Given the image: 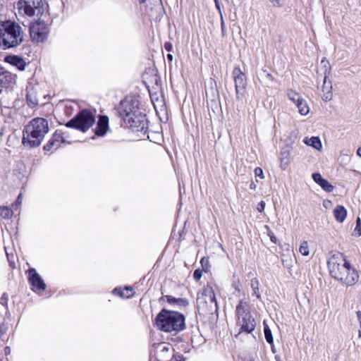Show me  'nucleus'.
<instances>
[{"label": "nucleus", "mask_w": 361, "mask_h": 361, "mask_svg": "<svg viewBox=\"0 0 361 361\" xmlns=\"http://www.w3.org/2000/svg\"><path fill=\"white\" fill-rule=\"evenodd\" d=\"M28 281L32 286V289L36 293H40L46 288L45 283L35 269H29Z\"/></svg>", "instance_id": "f8f14e48"}, {"label": "nucleus", "mask_w": 361, "mask_h": 361, "mask_svg": "<svg viewBox=\"0 0 361 361\" xmlns=\"http://www.w3.org/2000/svg\"><path fill=\"white\" fill-rule=\"evenodd\" d=\"M321 188L327 192L333 190L334 186L329 182H317Z\"/></svg>", "instance_id": "cd10ccee"}, {"label": "nucleus", "mask_w": 361, "mask_h": 361, "mask_svg": "<svg viewBox=\"0 0 361 361\" xmlns=\"http://www.w3.org/2000/svg\"><path fill=\"white\" fill-rule=\"evenodd\" d=\"M59 147V144H56L51 138L49 140L48 143L44 146V149L46 151H50L52 149H57Z\"/></svg>", "instance_id": "bb28decb"}, {"label": "nucleus", "mask_w": 361, "mask_h": 361, "mask_svg": "<svg viewBox=\"0 0 361 361\" xmlns=\"http://www.w3.org/2000/svg\"><path fill=\"white\" fill-rule=\"evenodd\" d=\"M250 286L252 289L253 290V294L256 295L258 299L261 298V295L259 293V282L257 278H253L251 279Z\"/></svg>", "instance_id": "4be33fe9"}, {"label": "nucleus", "mask_w": 361, "mask_h": 361, "mask_svg": "<svg viewBox=\"0 0 361 361\" xmlns=\"http://www.w3.org/2000/svg\"><path fill=\"white\" fill-rule=\"evenodd\" d=\"M313 180H326L322 177V175L319 173H314L312 175Z\"/></svg>", "instance_id": "c9c22d12"}, {"label": "nucleus", "mask_w": 361, "mask_h": 361, "mask_svg": "<svg viewBox=\"0 0 361 361\" xmlns=\"http://www.w3.org/2000/svg\"><path fill=\"white\" fill-rule=\"evenodd\" d=\"M296 106L298 108L299 112L302 115H307L310 111V108L303 99L299 101Z\"/></svg>", "instance_id": "b1692460"}, {"label": "nucleus", "mask_w": 361, "mask_h": 361, "mask_svg": "<svg viewBox=\"0 0 361 361\" xmlns=\"http://www.w3.org/2000/svg\"><path fill=\"white\" fill-rule=\"evenodd\" d=\"M264 333L267 342L269 344H272L274 343L272 333L265 321H264Z\"/></svg>", "instance_id": "5701e85b"}, {"label": "nucleus", "mask_w": 361, "mask_h": 361, "mask_svg": "<svg viewBox=\"0 0 361 361\" xmlns=\"http://www.w3.org/2000/svg\"><path fill=\"white\" fill-rule=\"evenodd\" d=\"M93 114L88 110L80 111L74 118L66 123L67 128H73L82 132H86L94 123Z\"/></svg>", "instance_id": "0eeeda50"}, {"label": "nucleus", "mask_w": 361, "mask_h": 361, "mask_svg": "<svg viewBox=\"0 0 361 361\" xmlns=\"http://www.w3.org/2000/svg\"><path fill=\"white\" fill-rule=\"evenodd\" d=\"M22 197L23 192H20L17 200L11 204V207L8 206H0V216L4 219H10L16 212H18V216H20V212L19 210V207L21 204Z\"/></svg>", "instance_id": "9b49d317"}, {"label": "nucleus", "mask_w": 361, "mask_h": 361, "mask_svg": "<svg viewBox=\"0 0 361 361\" xmlns=\"http://www.w3.org/2000/svg\"><path fill=\"white\" fill-rule=\"evenodd\" d=\"M208 262H209L208 259L203 257L200 261V263H201L202 267H204V266H206Z\"/></svg>", "instance_id": "49530a36"}, {"label": "nucleus", "mask_w": 361, "mask_h": 361, "mask_svg": "<svg viewBox=\"0 0 361 361\" xmlns=\"http://www.w3.org/2000/svg\"><path fill=\"white\" fill-rule=\"evenodd\" d=\"M324 206L326 207V206H328V204H326L325 202L324 203Z\"/></svg>", "instance_id": "e2e57ef3"}, {"label": "nucleus", "mask_w": 361, "mask_h": 361, "mask_svg": "<svg viewBox=\"0 0 361 361\" xmlns=\"http://www.w3.org/2000/svg\"><path fill=\"white\" fill-rule=\"evenodd\" d=\"M138 103L137 99L126 98L121 102L118 113L126 128L137 132H146L148 128L147 120L145 115L139 112Z\"/></svg>", "instance_id": "f257e3e1"}, {"label": "nucleus", "mask_w": 361, "mask_h": 361, "mask_svg": "<svg viewBox=\"0 0 361 361\" xmlns=\"http://www.w3.org/2000/svg\"><path fill=\"white\" fill-rule=\"evenodd\" d=\"M327 69H325L324 72V78L323 82V85L322 87V99L324 101H329L332 99L333 92H332V84L330 80L328 79V75L326 74Z\"/></svg>", "instance_id": "dca6fc26"}, {"label": "nucleus", "mask_w": 361, "mask_h": 361, "mask_svg": "<svg viewBox=\"0 0 361 361\" xmlns=\"http://www.w3.org/2000/svg\"><path fill=\"white\" fill-rule=\"evenodd\" d=\"M157 4L154 7V10L157 11V10H160L162 7V2L161 0H157ZM154 11V8H151V12L152 13Z\"/></svg>", "instance_id": "58836bf2"}, {"label": "nucleus", "mask_w": 361, "mask_h": 361, "mask_svg": "<svg viewBox=\"0 0 361 361\" xmlns=\"http://www.w3.org/2000/svg\"><path fill=\"white\" fill-rule=\"evenodd\" d=\"M202 277V271L200 269L195 270L193 273V278L196 281H198Z\"/></svg>", "instance_id": "72a5a7b5"}, {"label": "nucleus", "mask_w": 361, "mask_h": 361, "mask_svg": "<svg viewBox=\"0 0 361 361\" xmlns=\"http://www.w3.org/2000/svg\"><path fill=\"white\" fill-rule=\"evenodd\" d=\"M322 63H324V66H326V64L329 63V62L324 59L322 60Z\"/></svg>", "instance_id": "4d7b16f0"}, {"label": "nucleus", "mask_w": 361, "mask_h": 361, "mask_svg": "<svg viewBox=\"0 0 361 361\" xmlns=\"http://www.w3.org/2000/svg\"><path fill=\"white\" fill-rule=\"evenodd\" d=\"M147 0H138L140 4H144L146 2Z\"/></svg>", "instance_id": "13d9d810"}, {"label": "nucleus", "mask_w": 361, "mask_h": 361, "mask_svg": "<svg viewBox=\"0 0 361 361\" xmlns=\"http://www.w3.org/2000/svg\"><path fill=\"white\" fill-rule=\"evenodd\" d=\"M49 131L48 122L42 118L32 119L24 128V147L29 146L30 148L39 146L45 135Z\"/></svg>", "instance_id": "7ed1b4c3"}, {"label": "nucleus", "mask_w": 361, "mask_h": 361, "mask_svg": "<svg viewBox=\"0 0 361 361\" xmlns=\"http://www.w3.org/2000/svg\"><path fill=\"white\" fill-rule=\"evenodd\" d=\"M188 304V302L182 298H178L177 302H176V305L178 306H186Z\"/></svg>", "instance_id": "4c0bfd02"}, {"label": "nucleus", "mask_w": 361, "mask_h": 361, "mask_svg": "<svg viewBox=\"0 0 361 361\" xmlns=\"http://www.w3.org/2000/svg\"><path fill=\"white\" fill-rule=\"evenodd\" d=\"M358 175H359V176H360L357 177V178L358 179H360V178H361V174H358Z\"/></svg>", "instance_id": "0e129e2a"}, {"label": "nucleus", "mask_w": 361, "mask_h": 361, "mask_svg": "<svg viewBox=\"0 0 361 361\" xmlns=\"http://www.w3.org/2000/svg\"><path fill=\"white\" fill-rule=\"evenodd\" d=\"M287 97L290 101H292L295 104H297L299 102V101L302 99L300 95L298 92L292 90H290L287 92Z\"/></svg>", "instance_id": "393cba45"}, {"label": "nucleus", "mask_w": 361, "mask_h": 361, "mask_svg": "<svg viewBox=\"0 0 361 361\" xmlns=\"http://www.w3.org/2000/svg\"><path fill=\"white\" fill-rule=\"evenodd\" d=\"M357 154L358 156L361 157V147L357 149Z\"/></svg>", "instance_id": "6e6d98bb"}, {"label": "nucleus", "mask_w": 361, "mask_h": 361, "mask_svg": "<svg viewBox=\"0 0 361 361\" xmlns=\"http://www.w3.org/2000/svg\"><path fill=\"white\" fill-rule=\"evenodd\" d=\"M221 31H222L223 34H224V32H225V23H224V20H223L222 16H221Z\"/></svg>", "instance_id": "a18cd8bd"}, {"label": "nucleus", "mask_w": 361, "mask_h": 361, "mask_svg": "<svg viewBox=\"0 0 361 361\" xmlns=\"http://www.w3.org/2000/svg\"><path fill=\"white\" fill-rule=\"evenodd\" d=\"M164 49L167 51H171L173 50V45H172V44L171 42H165V44H164Z\"/></svg>", "instance_id": "79ce46f5"}, {"label": "nucleus", "mask_w": 361, "mask_h": 361, "mask_svg": "<svg viewBox=\"0 0 361 361\" xmlns=\"http://www.w3.org/2000/svg\"><path fill=\"white\" fill-rule=\"evenodd\" d=\"M264 73L265 74V77L267 78V79H268L270 81H273L274 80V77L272 76L271 74H270L269 73L267 72L266 71H264Z\"/></svg>", "instance_id": "c03bdc74"}, {"label": "nucleus", "mask_w": 361, "mask_h": 361, "mask_svg": "<svg viewBox=\"0 0 361 361\" xmlns=\"http://www.w3.org/2000/svg\"><path fill=\"white\" fill-rule=\"evenodd\" d=\"M30 35L32 42H43L47 38L48 27L44 20H37L30 25Z\"/></svg>", "instance_id": "1a4fd4ad"}, {"label": "nucleus", "mask_w": 361, "mask_h": 361, "mask_svg": "<svg viewBox=\"0 0 361 361\" xmlns=\"http://www.w3.org/2000/svg\"><path fill=\"white\" fill-rule=\"evenodd\" d=\"M20 29V27L13 21L0 22V49L5 50L16 47L22 41Z\"/></svg>", "instance_id": "39448f33"}, {"label": "nucleus", "mask_w": 361, "mask_h": 361, "mask_svg": "<svg viewBox=\"0 0 361 361\" xmlns=\"http://www.w3.org/2000/svg\"><path fill=\"white\" fill-rule=\"evenodd\" d=\"M16 82V75L0 66V92L11 87Z\"/></svg>", "instance_id": "4468645a"}, {"label": "nucleus", "mask_w": 361, "mask_h": 361, "mask_svg": "<svg viewBox=\"0 0 361 361\" xmlns=\"http://www.w3.org/2000/svg\"><path fill=\"white\" fill-rule=\"evenodd\" d=\"M324 206L326 207V206H328V204H326L325 202L324 203Z\"/></svg>", "instance_id": "680f3d73"}, {"label": "nucleus", "mask_w": 361, "mask_h": 361, "mask_svg": "<svg viewBox=\"0 0 361 361\" xmlns=\"http://www.w3.org/2000/svg\"><path fill=\"white\" fill-rule=\"evenodd\" d=\"M8 295L6 293H3L0 298V304L2 305L4 307H7L8 305Z\"/></svg>", "instance_id": "7c9ffc66"}, {"label": "nucleus", "mask_w": 361, "mask_h": 361, "mask_svg": "<svg viewBox=\"0 0 361 361\" xmlns=\"http://www.w3.org/2000/svg\"><path fill=\"white\" fill-rule=\"evenodd\" d=\"M235 314L238 319L251 314L248 310V303L244 300H240L236 307Z\"/></svg>", "instance_id": "a211bd4d"}, {"label": "nucleus", "mask_w": 361, "mask_h": 361, "mask_svg": "<svg viewBox=\"0 0 361 361\" xmlns=\"http://www.w3.org/2000/svg\"><path fill=\"white\" fill-rule=\"evenodd\" d=\"M269 1L271 2V4H273L274 6H276V7L281 6V4L279 0H269Z\"/></svg>", "instance_id": "37998d69"}, {"label": "nucleus", "mask_w": 361, "mask_h": 361, "mask_svg": "<svg viewBox=\"0 0 361 361\" xmlns=\"http://www.w3.org/2000/svg\"><path fill=\"white\" fill-rule=\"evenodd\" d=\"M6 255L11 267H12V269H14L16 267V263L13 260V256L11 257L7 252Z\"/></svg>", "instance_id": "f704fd0d"}, {"label": "nucleus", "mask_w": 361, "mask_h": 361, "mask_svg": "<svg viewBox=\"0 0 361 361\" xmlns=\"http://www.w3.org/2000/svg\"><path fill=\"white\" fill-rule=\"evenodd\" d=\"M166 57L169 61H172L173 59V56L171 54H168Z\"/></svg>", "instance_id": "603ef678"}, {"label": "nucleus", "mask_w": 361, "mask_h": 361, "mask_svg": "<svg viewBox=\"0 0 361 361\" xmlns=\"http://www.w3.org/2000/svg\"><path fill=\"white\" fill-rule=\"evenodd\" d=\"M238 323L240 326L239 334L243 331L250 334L255 330L256 326V322L251 314L238 319Z\"/></svg>", "instance_id": "2eb2a0df"}, {"label": "nucleus", "mask_w": 361, "mask_h": 361, "mask_svg": "<svg viewBox=\"0 0 361 361\" xmlns=\"http://www.w3.org/2000/svg\"><path fill=\"white\" fill-rule=\"evenodd\" d=\"M214 3H215V6H216V9L219 11L220 14L221 15L219 1H215Z\"/></svg>", "instance_id": "de8ad7c7"}, {"label": "nucleus", "mask_w": 361, "mask_h": 361, "mask_svg": "<svg viewBox=\"0 0 361 361\" xmlns=\"http://www.w3.org/2000/svg\"><path fill=\"white\" fill-rule=\"evenodd\" d=\"M266 228L267 229V234L270 238L271 241L275 244H277V238L275 236L274 233L267 226H266Z\"/></svg>", "instance_id": "2f4dec72"}, {"label": "nucleus", "mask_w": 361, "mask_h": 361, "mask_svg": "<svg viewBox=\"0 0 361 361\" xmlns=\"http://www.w3.org/2000/svg\"><path fill=\"white\" fill-rule=\"evenodd\" d=\"M109 128V118L106 116H102L99 117L97 126L94 129V133L98 136H103L106 133Z\"/></svg>", "instance_id": "f3484780"}, {"label": "nucleus", "mask_w": 361, "mask_h": 361, "mask_svg": "<svg viewBox=\"0 0 361 361\" xmlns=\"http://www.w3.org/2000/svg\"><path fill=\"white\" fill-rule=\"evenodd\" d=\"M305 143L309 146L312 147L317 150H321L322 148V142L319 137H312L310 139H305Z\"/></svg>", "instance_id": "aec40b11"}, {"label": "nucleus", "mask_w": 361, "mask_h": 361, "mask_svg": "<svg viewBox=\"0 0 361 361\" xmlns=\"http://www.w3.org/2000/svg\"><path fill=\"white\" fill-rule=\"evenodd\" d=\"M166 297L167 298V302L169 303H170V304H175L176 305V302H177L178 298H173V297L170 296V295H166Z\"/></svg>", "instance_id": "ea45409f"}, {"label": "nucleus", "mask_w": 361, "mask_h": 361, "mask_svg": "<svg viewBox=\"0 0 361 361\" xmlns=\"http://www.w3.org/2000/svg\"><path fill=\"white\" fill-rule=\"evenodd\" d=\"M25 65H26V63H25V61H24V63H23L24 68H25Z\"/></svg>", "instance_id": "052dcab7"}, {"label": "nucleus", "mask_w": 361, "mask_h": 361, "mask_svg": "<svg viewBox=\"0 0 361 361\" xmlns=\"http://www.w3.org/2000/svg\"><path fill=\"white\" fill-rule=\"evenodd\" d=\"M347 211L343 206L338 205L334 209V216L338 222H343L346 217Z\"/></svg>", "instance_id": "6ab92c4d"}, {"label": "nucleus", "mask_w": 361, "mask_h": 361, "mask_svg": "<svg viewBox=\"0 0 361 361\" xmlns=\"http://www.w3.org/2000/svg\"><path fill=\"white\" fill-rule=\"evenodd\" d=\"M358 336L359 338H361V329L358 331Z\"/></svg>", "instance_id": "bf43d9fd"}, {"label": "nucleus", "mask_w": 361, "mask_h": 361, "mask_svg": "<svg viewBox=\"0 0 361 361\" xmlns=\"http://www.w3.org/2000/svg\"><path fill=\"white\" fill-rule=\"evenodd\" d=\"M6 62L16 65L20 70H23V59L17 56H7L5 58Z\"/></svg>", "instance_id": "412c9836"}, {"label": "nucleus", "mask_w": 361, "mask_h": 361, "mask_svg": "<svg viewBox=\"0 0 361 361\" xmlns=\"http://www.w3.org/2000/svg\"><path fill=\"white\" fill-rule=\"evenodd\" d=\"M360 328H361V320L360 321Z\"/></svg>", "instance_id": "69168bd1"}, {"label": "nucleus", "mask_w": 361, "mask_h": 361, "mask_svg": "<svg viewBox=\"0 0 361 361\" xmlns=\"http://www.w3.org/2000/svg\"><path fill=\"white\" fill-rule=\"evenodd\" d=\"M126 290L128 292H130V293H128L129 294H128V295H125L123 293H121V297H126V298H129L130 296L133 295V288H130V287H126Z\"/></svg>", "instance_id": "a19ab883"}, {"label": "nucleus", "mask_w": 361, "mask_h": 361, "mask_svg": "<svg viewBox=\"0 0 361 361\" xmlns=\"http://www.w3.org/2000/svg\"><path fill=\"white\" fill-rule=\"evenodd\" d=\"M16 138V136L15 135H10L8 138V146H11V145L9 144L13 140H14Z\"/></svg>", "instance_id": "09e8293b"}, {"label": "nucleus", "mask_w": 361, "mask_h": 361, "mask_svg": "<svg viewBox=\"0 0 361 361\" xmlns=\"http://www.w3.org/2000/svg\"><path fill=\"white\" fill-rule=\"evenodd\" d=\"M26 87V100L29 107L35 108L38 105V99L37 97V90L35 86L38 87L37 83H33L32 80H29Z\"/></svg>", "instance_id": "ddd939ff"}, {"label": "nucleus", "mask_w": 361, "mask_h": 361, "mask_svg": "<svg viewBox=\"0 0 361 361\" xmlns=\"http://www.w3.org/2000/svg\"><path fill=\"white\" fill-rule=\"evenodd\" d=\"M235 83V97L238 100H243L245 95L247 87V78L245 74L239 66L233 68L232 72Z\"/></svg>", "instance_id": "6e6552de"}, {"label": "nucleus", "mask_w": 361, "mask_h": 361, "mask_svg": "<svg viewBox=\"0 0 361 361\" xmlns=\"http://www.w3.org/2000/svg\"><path fill=\"white\" fill-rule=\"evenodd\" d=\"M169 350V347L168 345H164L161 349V352H168Z\"/></svg>", "instance_id": "3c124183"}, {"label": "nucleus", "mask_w": 361, "mask_h": 361, "mask_svg": "<svg viewBox=\"0 0 361 361\" xmlns=\"http://www.w3.org/2000/svg\"><path fill=\"white\" fill-rule=\"evenodd\" d=\"M299 251L304 256H307L309 255V247L307 241L302 242L299 247Z\"/></svg>", "instance_id": "a878e982"}, {"label": "nucleus", "mask_w": 361, "mask_h": 361, "mask_svg": "<svg viewBox=\"0 0 361 361\" xmlns=\"http://www.w3.org/2000/svg\"><path fill=\"white\" fill-rule=\"evenodd\" d=\"M328 268L331 276L346 286H353L359 280L356 269L352 267L344 255L337 252L328 261Z\"/></svg>", "instance_id": "f03ea898"}, {"label": "nucleus", "mask_w": 361, "mask_h": 361, "mask_svg": "<svg viewBox=\"0 0 361 361\" xmlns=\"http://www.w3.org/2000/svg\"><path fill=\"white\" fill-rule=\"evenodd\" d=\"M197 307L200 314H209L216 311L217 302L212 287L204 288L200 295L197 298Z\"/></svg>", "instance_id": "423d86ee"}, {"label": "nucleus", "mask_w": 361, "mask_h": 361, "mask_svg": "<svg viewBox=\"0 0 361 361\" xmlns=\"http://www.w3.org/2000/svg\"><path fill=\"white\" fill-rule=\"evenodd\" d=\"M355 232L357 236H361V219L360 217H357L356 219Z\"/></svg>", "instance_id": "c756f323"}, {"label": "nucleus", "mask_w": 361, "mask_h": 361, "mask_svg": "<svg viewBox=\"0 0 361 361\" xmlns=\"http://www.w3.org/2000/svg\"><path fill=\"white\" fill-rule=\"evenodd\" d=\"M266 203L264 201H261L257 207V209L259 212H262L264 210Z\"/></svg>", "instance_id": "e433bc0d"}, {"label": "nucleus", "mask_w": 361, "mask_h": 361, "mask_svg": "<svg viewBox=\"0 0 361 361\" xmlns=\"http://www.w3.org/2000/svg\"><path fill=\"white\" fill-rule=\"evenodd\" d=\"M51 139H52V140H54L56 144H59V145H60V143H61V142H64V140H63V136H62V135H61V133H55L53 135V136H52Z\"/></svg>", "instance_id": "c85d7f7f"}, {"label": "nucleus", "mask_w": 361, "mask_h": 361, "mask_svg": "<svg viewBox=\"0 0 361 361\" xmlns=\"http://www.w3.org/2000/svg\"><path fill=\"white\" fill-rule=\"evenodd\" d=\"M250 188L252 190H255L256 188V185L253 182H252L250 185Z\"/></svg>", "instance_id": "5fc2aeb1"}, {"label": "nucleus", "mask_w": 361, "mask_h": 361, "mask_svg": "<svg viewBox=\"0 0 361 361\" xmlns=\"http://www.w3.org/2000/svg\"><path fill=\"white\" fill-rule=\"evenodd\" d=\"M155 324L165 332L180 331L185 329V317L176 311L163 309L156 317Z\"/></svg>", "instance_id": "20e7f679"}, {"label": "nucleus", "mask_w": 361, "mask_h": 361, "mask_svg": "<svg viewBox=\"0 0 361 361\" xmlns=\"http://www.w3.org/2000/svg\"><path fill=\"white\" fill-rule=\"evenodd\" d=\"M254 173L256 177H259L261 179L264 178L263 171L260 167L255 168Z\"/></svg>", "instance_id": "473e14b6"}, {"label": "nucleus", "mask_w": 361, "mask_h": 361, "mask_svg": "<svg viewBox=\"0 0 361 361\" xmlns=\"http://www.w3.org/2000/svg\"><path fill=\"white\" fill-rule=\"evenodd\" d=\"M18 6L19 11H20L23 8V0H18Z\"/></svg>", "instance_id": "8fccbe9b"}, {"label": "nucleus", "mask_w": 361, "mask_h": 361, "mask_svg": "<svg viewBox=\"0 0 361 361\" xmlns=\"http://www.w3.org/2000/svg\"><path fill=\"white\" fill-rule=\"evenodd\" d=\"M356 316L359 321H361V311L358 310L356 312Z\"/></svg>", "instance_id": "864d4df0"}, {"label": "nucleus", "mask_w": 361, "mask_h": 361, "mask_svg": "<svg viewBox=\"0 0 361 361\" xmlns=\"http://www.w3.org/2000/svg\"><path fill=\"white\" fill-rule=\"evenodd\" d=\"M44 13L42 0H24V13L29 16H39Z\"/></svg>", "instance_id": "9d476101"}]
</instances>
